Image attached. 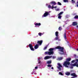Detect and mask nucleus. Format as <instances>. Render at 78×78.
<instances>
[{"instance_id": "obj_1", "label": "nucleus", "mask_w": 78, "mask_h": 78, "mask_svg": "<svg viewBox=\"0 0 78 78\" xmlns=\"http://www.w3.org/2000/svg\"><path fill=\"white\" fill-rule=\"evenodd\" d=\"M71 58H67L66 59V61H65L63 63V65L65 66V67H69V66L70 65V62L68 61H71Z\"/></svg>"}, {"instance_id": "obj_5", "label": "nucleus", "mask_w": 78, "mask_h": 78, "mask_svg": "<svg viewBox=\"0 0 78 78\" xmlns=\"http://www.w3.org/2000/svg\"><path fill=\"white\" fill-rule=\"evenodd\" d=\"M50 15V13H49V12H46L44 15L42 16L43 17H47V16Z\"/></svg>"}, {"instance_id": "obj_17", "label": "nucleus", "mask_w": 78, "mask_h": 78, "mask_svg": "<svg viewBox=\"0 0 78 78\" xmlns=\"http://www.w3.org/2000/svg\"><path fill=\"white\" fill-rule=\"evenodd\" d=\"M66 75L69 76V75H70V73L69 72H66Z\"/></svg>"}, {"instance_id": "obj_19", "label": "nucleus", "mask_w": 78, "mask_h": 78, "mask_svg": "<svg viewBox=\"0 0 78 78\" xmlns=\"http://www.w3.org/2000/svg\"><path fill=\"white\" fill-rule=\"evenodd\" d=\"M47 64H51V61H48L47 62Z\"/></svg>"}, {"instance_id": "obj_29", "label": "nucleus", "mask_w": 78, "mask_h": 78, "mask_svg": "<svg viewBox=\"0 0 78 78\" xmlns=\"http://www.w3.org/2000/svg\"><path fill=\"white\" fill-rule=\"evenodd\" d=\"M75 62V60H73L72 62H71L72 63H74Z\"/></svg>"}, {"instance_id": "obj_20", "label": "nucleus", "mask_w": 78, "mask_h": 78, "mask_svg": "<svg viewBox=\"0 0 78 78\" xmlns=\"http://www.w3.org/2000/svg\"><path fill=\"white\" fill-rule=\"evenodd\" d=\"M62 30V27H59L58 28V30L59 31H61Z\"/></svg>"}, {"instance_id": "obj_47", "label": "nucleus", "mask_w": 78, "mask_h": 78, "mask_svg": "<svg viewBox=\"0 0 78 78\" xmlns=\"http://www.w3.org/2000/svg\"><path fill=\"white\" fill-rule=\"evenodd\" d=\"M58 41H61V39L58 40Z\"/></svg>"}, {"instance_id": "obj_32", "label": "nucleus", "mask_w": 78, "mask_h": 78, "mask_svg": "<svg viewBox=\"0 0 78 78\" xmlns=\"http://www.w3.org/2000/svg\"><path fill=\"white\" fill-rule=\"evenodd\" d=\"M72 3H75V1H72Z\"/></svg>"}, {"instance_id": "obj_27", "label": "nucleus", "mask_w": 78, "mask_h": 78, "mask_svg": "<svg viewBox=\"0 0 78 78\" xmlns=\"http://www.w3.org/2000/svg\"><path fill=\"white\" fill-rule=\"evenodd\" d=\"M58 5H62V4H61V3L59 2H58Z\"/></svg>"}, {"instance_id": "obj_13", "label": "nucleus", "mask_w": 78, "mask_h": 78, "mask_svg": "<svg viewBox=\"0 0 78 78\" xmlns=\"http://www.w3.org/2000/svg\"><path fill=\"white\" fill-rule=\"evenodd\" d=\"M50 4H52L53 6H55V5H56V2L55 1L51 2H50Z\"/></svg>"}, {"instance_id": "obj_16", "label": "nucleus", "mask_w": 78, "mask_h": 78, "mask_svg": "<svg viewBox=\"0 0 78 78\" xmlns=\"http://www.w3.org/2000/svg\"><path fill=\"white\" fill-rule=\"evenodd\" d=\"M35 25L36 26H40V25H41V24L40 23H36Z\"/></svg>"}, {"instance_id": "obj_34", "label": "nucleus", "mask_w": 78, "mask_h": 78, "mask_svg": "<svg viewBox=\"0 0 78 78\" xmlns=\"http://www.w3.org/2000/svg\"><path fill=\"white\" fill-rule=\"evenodd\" d=\"M52 58L53 59H55V58H56V57L55 56H53Z\"/></svg>"}, {"instance_id": "obj_3", "label": "nucleus", "mask_w": 78, "mask_h": 78, "mask_svg": "<svg viewBox=\"0 0 78 78\" xmlns=\"http://www.w3.org/2000/svg\"><path fill=\"white\" fill-rule=\"evenodd\" d=\"M55 48L56 49H59V50H60V51L63 53H61V54H62V55H66V51H65V52H64V48L60 46H58Z\"/></svg>"}, {"instance_id": "obj_39", "label": "nucleus", "mask_w": 78, "mask_h": 78, "mask_svg": "<svg viewBox=\"0 0 78 78\" xmlns=\"http://www.w3.org/2000/svg\"><path fill=\"white\" fill-rule=\"evenodd\" d=\"M74 56H75V57H76V54L74 55Z\"/></svg>"}, {"instance_id": "obj_22", "label": "nucleus", "mask_w": 78, "mask_h": 78, "mask_svg": "<svg viewBox=\"0 0 78 78\" xmlns=\"http://www.w3.org/2000/svg\"><path fill=\"white\" fill-rule=\"evenodd\" d=\"M48 45H46V46L45 47L44 49V50H46V49H47V47H48Z\"/></svg>"}, {"instance_id": "obj_10", "label": "nucleus", "mask_w": 78, "mask_h": 78, "mask_svg": "<svg viewBox=\"0 0 78 78\" xmlns=\"http://www.w3.org/2000/svg\"><path fill=\"white\" fill-rule=\"evenodd\" d=\"M52 57V56H46L44 58V59H50Z\"/></svg>"}, {"instance_id": "obj_11", "label": "nucleus", "mask_w": 78, "mask_h": 78, "mask_svg": "<svg viewBox=\"0 0 78 78\" xmlns=\"http://www.w3.org/2000/svg\"><path fill=\"white\" fill-rule=\"evenodd\" d=\"M42 42H43L42 40H41L40 41H38L37 42V43L38 44H39L40 45H42Z\"/></svg>"}, {"instance_id": "obj_46", "label": "nucleus", "mask_w": 78, "mask_h": 78, "mask_svg": "<svg viewBox=\"0 0 78 78\" xmlns=\"http://www.w3.org/2000/svg\"><path fill=\"white\" fill-rule=\"evenodd\" d=\"M74 0H72V1H74Z\"/></svg>"}, {"instance_id": "obj_31", "label": "nucleus", "mask_w": 78, "mask_h": 78, "mask_svg": "<svg viewBox=\"0 0 78 78\" xmlns=\"http://www.w3.org/2000/svg\"><path fill=\"white\" fill-rule=\"evenodd\" d=\"M56 11H59V9H56Z\"/></svg>"}, {"instance_id": "obj_8", "label": "nucleus", "mask_w": 78, "mask_h": 78, "mask_svg": "<svg viewBox=\"0 0 78 78\" xmlns=\"http://www.w3.org/2000/svg\"><path fill=\"white\" fill-rule=\"evenodd\" d=\"M58 66H57V68L58 69H59L60 71H61V68H62V66L61 65V64L59 63H58Z\"/></svg>"}, {"instance_id": "obj_30", "label": "nucleus", "mask_w": 78, "mask_h": 78, "mask_svg": "<svg viewBox=\"0 0 78 78\" xmlns=\"http://www.w3.org/2000/svg\"><path fill=\"white\" fill-rule=\"evenodd\" d=\"M48 67H51V65H48Z\"/></svg>"}, {"instance_id": "obj_23", "label": "nucleus", "mask_w": 78, "mask_h": 78, "mask_svg": "<svg viewBox=\"0 0 78 78\" xmlns=\"http://www.w3.org/2000/svg\"><path fill=\"white\" fill-rule=\"evenodd\" d=\"M55 40L56 41V40H58L59 39V36H56V37L55 38Z\"/></svg>"}, {"instance_id": "obj_44", "label": "nucleus", "mask_w": 78, "mask_h": 78, "mask_svg": "<svg viewBox=\"0 0 78 78\" xmlns=\"http://www.w3.org/2000/svg\"><path fill=\"white\" fill-rule=\"evenodd\" d=\"M76 27L77 28H78V25L76 26Z\"/></svg>"}, {"instance_id": "obj_6", "label": "nucleus", "mask_w": 78, "mask_h": 78, "mask_svg": "<svg viewBox=\"0 0 78 78\" xmlns=\"http://www.w3.org/2000/svg\"><path fill=\"white\" fill-rule=\"evenodd\" d=\"M63 13H64V12H61L58 15V19H61V17H62V16L61 15Z\"/></svg>"}, {"instance_id": "obj_14", "label": "nucleus", "mask_w": 78, "mask_h": 78, "mask_svg": "<svg viewBox=\"0 0 78 78\" xmlns=\"http://www.w3.org/2000/svg\"><path fill=\"white\" fill-rule=\"evenodd\" d=\"M64 37L66 41H67V37H66V33H64Z\"/></svg>"}, {"instance_id": "obj_2", "label": "nucleus", "mask_w": 78, "mask_h": 78, "mask_svg": "<svg viewBox=\"0 0 78 78\" xmlns=\"http://www.w3.org/2000/svg\"><path fill=\"white\" fill-rule=\"evenodd\" d=\"M55 48H51L49 49L48 50L49 51H46L45 52V55H53L54 54V51H53V50Z\"/></svg>"}, {"instance_id": "obj_4", "label": "nucleus", "mask_w": 78, "mask_h": 78, "mask_svg": "<svg viewBox=\"0 0 78 78\" xmlns=\"http://www.w3.org/2000/svg\"><path fill=\"white\" fill-rule=\"evenodd\" d=\"M76 62L74 64H71L70 65V66H76L77 67H78V59H76Z\"/></svg>"}, {"instance_id": "obj_18", "label": "nucleus", "mask_w": 78, "mask_h": 78, "mask_svg": "<svg viewBox=\"0 0 78 78\" xmlns=\"http://www.w3.org/2000/svg\"><path fill=\"white\" fill-rule=\"evenodd\" d=\"M59 34V32L58 31H56L55 32V35L56 36H59L58 34Z\"/></svg>"}, {"instance_id": "obj_15", "label": "nucleus", "mask_w": 78, "mask_h": 78, "mask_svg": "<svg viewBox=\"0 0 78 78\" xmlns=\"http://www.w3.org/2000/svg\"><path fill=\"white\" fill-rule=\"evenodd\" d=\"M39 48V45L38 44H36L35 45L34 47V48L35 49H37Z\"/></svg>"}, {"instance_id": "obj_28", "label": "nucleus", "mask_w": 78, "mask_h": 78, "mask_svg": "<svg viewBox=\"0 0 78 78\" xmlns=\"http://www.w3.org/2000/svg\"><path fill=\"white\" fill-rule=\"evenodd\" d=\"M59 74H60V75H62V76L64 75H63V74H62V73L60 72H59Z\"/></svg>"}, {"instance_id": "obj_37", "label": "nucleus", "mask_w": 78, "mask_h": 78, "mask_svg": "<svg viewBox=\"0 0 78 78\" xmlns=\"http://www.w3.org/2000/svg\"><path fill=\"white\" fill-rule=\"evenodd\" d=\"M77 5H76V6L78 7V1L77 2Z\"/></svg>"}, {"instance_id": "obj_41", "label": "nucleus", "mask_w": 78, "mask_h": 78, "mask_svg": "<svg viewBox=\"0 0 78 78\" xmlns=\"http://www.w3.org/2000/svg\"><path fill=\"white\" fill-rule=\"evenodd\" d=\"M51 69H53L54 68H53V67H51Z\"/></svg>"}, {"instance_id": "obj_45", "label": "nucleus", "mask_w": 78, "mask_h": 78, "mask_svg": "<svg viewBox=\"0 0 78 78\" xmlns=\"http://www.w3.org/2000/svg\"><path fill=\"white\" fill-rule=\"evenodd\" d=\"M77 51H78V48H77Z\"/></svg>"}, {"instance_id": "obj_24", "label": "nucleus", "mask_w": 78, "mask_h": 78, "mask_svg": "<svg viewBox=\"0 0 78 78\" xmlns=\"http://www.w3.org/2000/svg\"><path fill=\"white\" fill-rule=\"evenodd\" d=\"M64 2H65V3H66V2H69V0H63Z\"/></svg>"}, {"instance_id": "obj_42", "label": "nucleus", "mask_w": 78, "mask_h": 78, "mask_svg": "<svg viewBox=\"0 0 78 78\" xmlns=\"http://www.w3.org/2000/svg\"><path fill=\"white\" fill-rule=\"evenodd\" d=\"M71 78H75V77H72Z\"/></svg>"}, {"instance_id": "obj_38", "label": "nucleus", "mask_w": 78, "mask_h": 78, "mask_svg": "<svg viewBox=\"0 0 78 78\" xmlns=\"http://www.w3.org/2000/svg\"><path fill=\"white\" fill-rule=\"evenodd\" d=\"M35 69H37V66L35 67Z\"/></svg>"}, {"instance_id": "obj_12", "label": "nucleus", "mask_w": 78, "mask_h": 78, "mask_svg": "<svg viewBox=\"0 0 78 78\" xmlns=\"http://www.w3.org/2000/svg\"><path fill=\"white\" fill-rule=\"evenodd\" d=\"M78 25V23L76 22H74L73 23V26H76V25Z\"/></svg>"}, {"instance_id": "obj_9", "label": "nucleus", "mask_w": 78, "mask_h": 78, "mask_svg": "<svg viewBox=\"0 0 78 78\" xmlns=\"http://www.w3.org/2000/svg\"><path fill=\"white\" fill-rule=\"evenodd\" d=\"M71 76H73L74 78H77V77H78V76H77L75 73H71Z\"/></svg>"}, {"instance_id": "obj_43", "label": "nucleus", "mask_w": 78, "mask_h": 78, "mask_svg": "<svg viewBox=\"0 0 78 78\" xmlns=\"http://www.w3.org/2000/svg\"><path fill=\"white\" fill-rule=\"evenodd\" d=\"M38 63L39 64H40V63H41V62H38Z\"/></svg>"}, {"instance_id": "obj_36", "label": "nucleus", "mask_w": 78, "mask_h": 78, "mask_svg": "<svg viewBox=\"0 0 78 78\" xmlns=\"http://www.w3.org/2000/svg\"><path fill=\"white\" fill-rule=\"evenodd\" d=\"M51 9H53V8H54V6H53V5H52V6H51Z\"/></svg>"}, {"instance_id": "obj_40", "label": "nucleus", "mask_w": 78, "mask_h": 78, "mask_svg": "<svg viewBox=\"0 0 78 78\" xmlns=\"http://www.w3.org/2000/svg\"><path fill=\"white\" fill-rule=\"evenodd\" d=\"M54 8H57V6H55L54 7Z\"/></svg>"}, {"instance_id": "obj_21", "label": "nucleus", "mask_w": 78, "mask_h": 78, "mask_svg": "<svg viewBox=\"0 0 78 78\" xmlns=\"http://www.w3.org/2000/svg\"><path fill=\"white\" fill-rule=\"evenodd\" d=\"M74 19H78V16L76 15L74 17Z\"/></svg>"}, {"instance_id": "obj_7", "label": "nucleus", "mask_w": 78, "mask_h": 78, "mask_svg": "<svg viewBox=\"0 0 78 78\" xmlns=\"http://www.w3.org/2000/svg\"><path fill=\"white\" fill-rule=\"evenodd\" d=\"M29 47H30L31 50H32V51H34V49L33 47V45H32L31 44H29Z\"/></svg>"}, {"instance_id": "obj_25", "label": "nucleus", "mask_w": 78, "mask_h": 78, "mask_svg": "<svg viewBox=\"0 0 78 78\" xmlns=\"http://www.w3.org/2000/svg\"><path fill=\"white\" fill-rule=\"evenodd\" d=\"M58 59L60 61L61 60H62V57H60L59 58H58Z\"/></svg>"}, {"instance_id": "obj_26", "label": "nucleus", "mask_w": 78, "mask_h": 78, "mask_svg": "<svg viewBox=\"0 0 78 78\" xmlns=\"http://www.w3.org/2000/svg\"><path fill=\"white\" fill-rule=\"evenodd\" d=\"M42 34L40 32L38 33V35L40 36H42Z\"/></svg>"}, {"instance_id": "obj_35", "label": "nucleus", "mask_w": 78, "mask_h": 78, "mask_svg": "<svg viewBox=\"0 0 78 78\" xmlns=\"http://www.w3.org/2000/svg\"><path fill=\"white\" fill-rule=\"evenodd\" d=\"M73 66H71L70 67V69H73Z\"/></svg>"}, {"instance_id": "obj_33", "label": "nucleus", "mask_w": 78, "mask_h": 78, "mask_svg": "<svg viewBox=\"0 0 78 78\" xmlns=\"http://www.w3.org/2000/svg\"><path fill=\"white\" fill-rule=\"evenodd\" d=\"M48 8H51V5H49L48 6Z\"/></svg>"}]
</instances>
